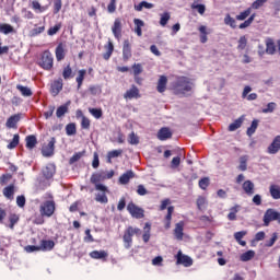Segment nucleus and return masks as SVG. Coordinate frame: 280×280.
I'll list each match as a JSON object with an SVG mask.
<instances>
[{
    "instance_id": "obj_8",
    "label": "nucleus",
    "mask_w": 280,
    "mask_h": 280,
    "mask_svg": "<svg viewBox=\"0 0 280 280\" xmlns=\"http://www.w3.org/2000/svg\"><path fill=\"white\" fill-rule=\"evenodd\" d=\"M177 264H182L186 268H189V266H192L194 260L191 259V257L184 255L183 252L179 250L177 253Z\"/></svg>"
},
{
    "instance_id": "obj_1",
    "label": "nucleus",
    "mask_w": 280,
    "mask_h": 280,
    "mask_svg": "<svg viewBox=\"0 0 280 280\" xmlns=\"http://www.w3.org/2000/svg\"><path fill=\"white\" fill-rule=\"evenodd\" d=\"M175 95H189L194 91V80L189 77H177L171 84Z\"/></svg>"
},
{
    "instance_id": "obj_30",
    "label": "nucleus",
    "mask_w": 280,
    "mask_h": 280,
    "mask_svg": "<svg viewBox=\"0 0 280 280\" xmlns=\"http://www.w3.org/2000/svg\"><path fill=\"white\" fill-rule=\"evenodd\" d=\"M31 5H32L33 10L36 11L37 13H43L47 10V7H43L40 4V2H38L37 0H33L31 2Z\"/></svg>"
},
{
    "instance_id": "obj_53",
    "label": "nucleus",
    "mask_w": 280,
    "mask_h": 280,
    "mask_svg": "<svg viewBox=\"0 0 280 280\" xmlns=\"http://www.w3.org/2000/svg\"><path fill=\"white\" fill-rule=\"evenodd\" d=\"M60 27H62V24H57L48 30V36H55V34H58L60 32Z\"/></svg>"
},
{
    "instance_id": "obj_37",
    "label": "nucleus",
    "mask_w": 280,
    "mask_h": 280,
    "mask_svg": "<svg viewBox=\"0 0 280 280\" xmlns=\"http://www.w3.org/2000/svg\"><path fill=\"white\" fill-rule=\"evenodd\" d=\"M258 126H259V120L254 119L252 121L250 127L247 128V131H246L247 137H250L254 132H256Z\"/></svg>"
},
{
    "instance_id": "obj_48",
    "label": "nucleus",
    "mask_w": 280,
    "mask_h": 280,
    "mask_svg": "<svg viewBox=\"0 0 280 280\" xmlns=\"http://www.w3.org/2000/svg\"><path fill=\"white\" fill-rule=\"evenodd\" d=\"M121 150H113L107 153L108 163H110L112 159H117V156H121Z\"/></svg>"
},
{
    "instance_id": "obj_49",
    "label": "nucleus",
    "mask_w": 280,
    "mask_h": 280,
    "mask_svg": "<svg viewBox=\"0 0 280 280\" xmlns=\"http://www.w3.org/2000/svg\"><path fill=\"white\" fill-rule=\"evenodd\" d=\"M277 109V103L271 102L267 104V107L262 109V113L268 114V113H275Z\"/></svg>"
},
{
    "instance_id": "obj_60",
    "label": "nucleus",
    "mask_w": 280,
    "mask_h": 280,
    "mask_svg": "<svg viewBox=\"0 0 280 280\" xmlns=\"http://www.w3.org/2000/svg\"><path fill=\"white\" fill-rule=\"evenodd\" d=\"M277 240H278L277 233H273L272 237L266 242L265 246H267L268 248L275 246V242H277Z\"/></svg>"
},
{
    "instance_id": "obj_57",
    "label": "nucleus",
    "mask_w": 280,
    "mask_h": 280,
    "mask_svg": "<svg viewBox=\"0 0 280 280\" xmlns=\"http://www.w3.org/2000/svg\"><path fill=\"white\" fill-rule=\"evenodd\" d=\"M81 126L84 130H89V128H91V120L85 116H82Z\"/></svg>"
},
{
    "instance_id": "obj_23",
    "label": "nucleus",
    "mask_w": 280,
    "mask_h": 280,
    "mask_svg": "<svg viewBox=\"0 0 280 280\" xmlns=\"http://www.w3.org/2000/svg\"><path fill=\"white\" fill-rule=\"evenodd\" d=\"M90 257H92V259H106V257H108V252L93 250L92 253H90Z\"/></svg>"
},
{
    "instance_id": "obj_3",
    "label": "nucleus",
    "mask_w": 280,
    "mask_h": 280,
    "mask_svg": "<svg viewBox=\"0 0 280 280\" xmlns=\"http://www.w3.org/2000/svg\"><path fill=\"white\" fill-rule=\"evenodd\" d=\"M262 220L265 226H270V223L275 222V220H277L278 223L280 224V212L272 208H269L266 210Z\"/></svg>"
},
{
    "instance_id": "obj_45",
    "label": "nucleus",
    "mask_w": 280,
    "mask_h": 280,
    "mask_svg": "<svg viewBox=\"0 0 280 280\" xmlns=\"http://www.w3.org/2000/svg\"><path fill=\"white\" fill-rule=\"evenodd\" d=\"M191 10H197V12L202 16L207 11V7L205 4H191Z\"/></svg>"
},
{
    "instance_id": "obj_15",
    "label": "nucleus",
    "mask_w": 280,
    "mask_h": 280,
    "mask_svg": "<svg viewBox=\"0 0 280 280\" xmlns=\"http://www.w3.org/2000/svg\"><path fill=\"white\" fill-rule=\"evenodd\" d=\"M269 194L273 200H280V186L277 184L270 185Z\"/></svg>"
},
{
    "instance_id": "obj_17",
    "label": "nucleus",
    "mask_w": 280,
    "mask_h": 280,
    "mask_svg": "<svg viewBox=\"0 0 280 280\" xmlns=\"http://www.w3.org/2000/svg\"><path fill=\"white\" fill-rule=\"evenodd\" d=\"M242 124H244V116H241L235 121L230 124V126L228 128L229 132H235V130L242 128Z\"/></svg>"
},
{
    "instance_id": "obj_33",
    "label": "nucleus",
    "mask_w": 280,
    "mask_h": 280,
    "mask_svg": "<svg viewBox=\"0 0 280 280\" xmlns=\"http://www.w3.org/2000/svg\"><path fill=\"white\" fill-rule=\"evenodd\" d=\"M18 91L23 95V97H32V89L23 85H16Z\"/></svg>"
},
{
    "instance_id": "obj_51",
    "label": "nucleus",
    "mask_w": 280,
    "mask_h": 280,
    "mask_svg": "<svg viewBox=\"0 0 280 280\" xmlns=\"http://www.w3.org/2000/svg\"><path fill=\"white\" fill-rule=\"evenodd\" d=\"M133 23H135L133 31L136 32V34H137L138 36H141V20L135 19V20H133Z\"/></svg>"
},
{
    "instance_id": "obj_54",
    "label": "nucleus",
    "mask_w": 280,
    "mask_h": 280,
    "mask_svg": "<svg viewBox=\"0 0 280 280\" xmlns=\"http://www.w3.org/2000/svg\"><path fill=\"white\" fill-rule=\"evenodd\" d=\"M128 141L131 145H138L139 143V137H137V135H135V132H131L129 135Z\"/></svg>"
},
{
    "instance_id": "obj_41",
    "label": "nucleus",
    "mask_w": 280,
    "mask_h": 280,
    "mask_svg": "<svg viewBox=\"0 0 280 280\" xmlns=\"http://www.w3.org/2000/svg\"><path fill=\"white\" fill-rule=\"evenodd\" d=\"M19 141H20V136H19V133H15L13 136L12 141L7 145L8 150H14V148H16V145H19Z\"/></svg>"
},
{
    "instance_id": "obj_26",
    "label": "nucleus",
    "mask_w": 280,
    "mask_h": 280,
    "mask_svg": "<svg viewBox=\"0 0 280 280\" xmlns=\"http://www.w3.org/2000/svg\"><path fill=\"white\" fill-rule=\"evenodd\" d=\"M106 52L103 54L104 60H110V56H113V51L115 49V46H113L112 42H108V45L105 46Z\"/></svg>"
},
{
    "instance_id": "obj_25",
    "label": "nucleus",
    "mask_w": 280,
    "mask_h": 280,
    "mask_svg": "<svg viewBox=\"0 0 280 280\" xmlns=\"http://www.w3.org/2000/svg\"><path fill=\"white\" fill-rule=\"evenodd\" d=\"M150 231H152V224L145 223L143 228V235H142V240L143 242H145V244L150 242Z\"/></svg>"
},
{
    "instance_id": "obj_29",
    "label": "nucleus",
    "mask_w": 280,
    "mask_h": 280,
    "mask_svg": "<svg viewBox=\"0 0 280 280\" xmlns=\"http://www.w3.org/2000/svg\"><path fill=\"white\" fill-rule=\"evenodd\" d=\"M224 24L229 25V27H231L232 30H235L237 27V22L229 13L224 18Z\"/></svg>"
},
{
    "instance_id": "obj_38",
    "label": "nucleus",
    "mask_w": 280,
    "mask_h": 280,
    "mask_svg": "<svg viewBox=\"0 0 280 280\" xmlns=\"http://www.w3.org/2000/svg\"><path fill=\"white\" fill-rule=\"evenodd\" d=\"M56 246L54 241H42L40 248L42 250H51Z\"/></svg>"
},
{
    "instance_id": "obj_52",
    "label": "nucleus",
    "mask_w": 280,
    "mask_h": 280,
    "mask_svg": "<svg viewBox=\"0 0 280 280\" xmlns=\"http://www.w3.org/2000/svg\"><path fill=\"white\" fill-rule=\"evenodd\" d=\"M248 161V159H246V156H242L240 159V165H238V170H241V172H246L247 170V164L246 162Z\"/></svg>"
},
{
    "instance_id": "obj_24",
    "label": "nucleus",
    "mask_w": 280,
    "mask_h": 280,
    "mask_svg": "<svg viewBox=\"0 0 280 280\" xmlns=\"http://www.w3.org/2000/svg\"><path fill=\"white\" fill-rule=\"evenodd\" d=\"M21 120V115H13L7 120V128H16V124Z\"/></svg>"
},
{
    "instance_id": "obj_44",
    "label": "nucleus",
    "mask_w": 280,
    "mask_h": 280,
    "mask_svg": "<svg viewBox=\"0 0 280 280\" xmlns=\"http://www.w3.org/2000/svg\"><path fill=\"white\" fill-rule=\"evenodd\" d=\"M95 200L96 202L106 205V202H108V197H106V191H102L101 194H97L95 197Z\"/></svg>"
},
{
    "instance_id": "obj_7",
    "label": "nucleus",
    "mask_w": 280,
    "mask_h": 280,
    "mask_svg": "<svg viewBox=\"0 0 280 280\" xmlns=\"http://www.w3.org/2000/svg\"><path fill=\"white\" fill-rule=\"evenodd\" d=\"M56 145V138H51L48 144L42 148L43 156H54V147Z\"/></svg>"
},
{
    "instance_id": "obj_46",
    "label": "nucleus",
    "mask_w": 280,
    "mask_h": 280,
    "mask_svg": "<svg viewBox=\"0 0 280 280\" xmlns=\"http://www.w3.org/2000/svg\"><path fill=\"white\" fill-rule=\"evenodd\" d=\"M197 207H198L199 211H202V209H207V198L198 197Z\"/></svg>"
},
{
    "instance_id": "obj_43",
    "label": "nucleus",
    "mask_w": 280,
    "mask_h": 280,
    "mask_svg": "<svg viewBox=\"0 0 280 280\" xmlns=\"http://www.w3.org/2000/svg\"><path fill=\"white\" fill-rule=\"evenodd\" d=\"M85 75H86V70H79L78 77H77L78 89L82 86V82H84Z\"/></svg>"
},
{
    "instance_id": "obj_50",
    "label": "nucleus",
    "mask_w": 280,
    "mask_h": 280,
    "mask_svg": "<svg viewBox=\"0 0 280 280\" xmlns=\"http://www.w3.org/2000/svg\"><path fill=\"white\" fill-rule=\"evenodd\" d=\"M66 132L68 135V137H72V135H75L77 130H75V124H69L66 126Z\"/></svg>"
},
{
    "instance_id": "obj_47",
    "label": "nucleus",
    "mask_w": 280,
    "mask_h": 280,
    "mask_svg": "<svg viewBox=\"0 0 280 280\" xmlns=\"http://www.w3.org/2000/svg\"><path fill=\"white\" fill-rule=\"evenodd\" d=\"M171 15L168 12L162 13L161 14V19H160V25L162 27H165V25H167V22L170 21Z\"/></svg>"
},
{
    "instance_id": "obj_35",
    "label": "nucleus",
    "mask_w": 280,
    "mask_h": 280,
    "mask_svg": "<svg viewBox=\"0 0 280 280\" xmlns=\"http://www.w3.org/2000/svg\"><path fill=\"white\" fill-rule=\"evenodd\" d=\"M56 59L58 61L65 59V47L62 46V44H59L56 48Z\"/></svg>"
},
{
    "instance_id": "obj_58",
    "label": "nucleus",
    "mask_w": 280,
    "mask_h": 280,
    "mask_svg": "<svg viewBox=\"0 0 280 280\" xmlns=\"http://www.w3.org/2000/svg\"><path fill=\"white\" fill-rule=\"evenodd\" d=\"M89 110H90L91 115L93 117H95V119H100L102 117V109L90 108Z\"/></svg>"
},
{
    "instance_id": "obj_6",
    "label": "nucleus",
    "mask_w": 280,
    "mask_h": 280,
    "mask_svg": "<svg viewBox=\"0 0 280 280\" xmlns=\"http://www.w3.org/2000/svg\"><path fill=\"white\" fill-rule=\"evenodd\" d=\"M139 229L138 228H128L127 231L125 232L124 235V242H125V246L126 248H130V244L132 243V236L133 235H139Z\"/></svg>"
},
{
    "instance_id": "obj_20",
    "label": "nucleus",
    "mask_w": 280,
    "mask_h": 280,
    "mask_svg": "<svg viewBox=\"0 0 280 280\" xmlns=\"http://www.w3.org/2000/svg\"><path fill=\"white\" fill-rule=\"evenodd\" d=\"M124 97L125 100H135V97H139V90L133 85L125 93Z\"/></svg>"
},
{
    "instance_id": "obj_12",
    "label": "nucleus",
    "mask_w": 280,
    "mask_h": 280,
    "mask_svg": "<svg viewBox=\"0 0 280 280\" xmlns=\"http://www.w3.org/2000/svg\"><path fill=\"white\" fill-rule=\"evenodd\" d=\"M158 139H160V141L172 139V131L170 130V128L167 127L161 128L158 132Z\"/></svg>"
},
{
    "instance_id": "obj_2",
    "label": "nucleus",
    "mask_w": 280,
    "mask_h": 280,
    "mask_svg": "<svg viewBox=\"0 0 280 280\" xmlns=\"http://www.w3.org/2000/svg\"><path fill=\"white\" fill-rule=\"evenodd\" d=\"M115 176V171H98L96 173H93L90 180L93 185H95L96 191H108V188L100 184L102 180H108Z\"/></svg>"
},
{
    "instance_id": "obj_59",
    "label": "nucleus",
    "mask_w": 280,
    "mask_h": 280,
    "mask_svg": "<svg viewBox=\"0 0 280 280\" xmlns=\"http://www.w3.org/2000/svg\"><path fill=\"white\" fill-rule=\"evenodd\" d=\"M200 189H207L209 187V177H203L199 180Z\"/></svg>"
},
{
    "instance_id": "obj_19",
    "label": "nucleus",
    "mask_w": 280,
    "mask_h": 280,
    "mask_svg": "<svg viewBox=\"0 0 280 280\" xmlns=\"http://www.w3.org/2000/svg\"><path fill=\"white\" fill-rule=\"evenodd\" d=\"M25 142L27 150H34L38 143V140L36 139V136L31 135L25 138Z\"/></svg>"
},
{
    "instance_id": "obj_27",
    "label": "nucleus",
    "mask_w": 280,
    "mask_h": 280,
    "mask_svg": "<svg viewBox=\"0 0 280 280\" xmlns=\"http://www.w3.org/2000/svg\"><path fill=\"white\" fill-rule=\"evenodd\" d=\"M131 73H132V75H135V80L139 84V82H140L139 75H141V65L140 63H135L132 66Z\"/></svg>"
},
{
    "instance_id": "obj_40",
    "label": "nucleus",
    "mask_w": 280,
    "mask_h": 280,
    "mask_svg": "<svg viewBox=\"0 0 280 280\" xmlns=\"http://www.w3.org/2000/svg\"><path fill=\"white\" fill-rule=\"evenodd\" d=\"M246 45H248V39L246 38V36H241L238 39L237 49L240 51H244V49H246Z\"/></svg>"
},
{
    "instance_id": "obj_4",
    "label": "nucleus",
    "mask_w": 280,
    "mask_h": 280,
    "mask_svg": "<svg viewBox=\"0 0 280 280\" xmlns=\"http://www.w3.org/2000/svg\"><path fill=\"white\" fill-rule=\"evenodd\" d=\"M39 211L42 215L51 218V215H54V211H56V203H54V201H46L40 206Z\"/></svg>"
},
{
    "instance_id": "obj_18",
    "label": "nucleus",
    "mask_w": 280,
    "mask_h": 280,
    "mask_svg": "<svg viewBox=\"0 0 280 280\" xmlns=\"http://www.w3.org/2000/svg\"><path fill=\"white\" fill-rule=\"evenodd\" d=\"M135 177V173H132V171H128L127 173H124L119 179L118 183L119 185H128V183H130V178Z\"/></svg>"
},
{
    "instance_id": "obj_16",
    "label": "nucleus",
    "mask_w": 280,
    "mask_h": 280,
    "mask_svg": "<svg viewBox=\"0 0 280 280\" xmlns=\"http://www.w3.org/2000/svg\"><path fill=\"white\" fill-rule=\"evenodd\" d=\"M243 190L247 196H253L255 194V184L252 180H245L243 183Z\"/></svg>"
},
{
    "instance_id": "obj_55",
    "label": "nucleus",
    "mask_w": 280,
    "mask_h": 280,
    "mask_svg": "<svg viewBox=\"0 0 280 280\" xmlns=\"http://www.w3.org/2000/svg\"><path fill=\"white\" fill-rule=\"evenodd\" d=\"M62 10V0H55L54 1V14H58Z\"/></svg>"
},
{
    "instance_id": "obj_39",
    "label": "nucleus",
    "mask_w": 280,
    "mask_h": 280,
    "mask_svg": "<svg viewBox=\"0 0 280 280\" xmlns=\"http://www.w3.org/2000/svg\"><path fill=\"white\" fill-rule=\"evenodd\" d=\"M255 257V250H247L241 255V261H250Z\"/></svg>"
},
{
    "instance_id": "obj_10",
    "label": "nucleus",
    "mask_w": 280,
    "mask_h": 280,
    "mask_svg": "<svg viewBox=\"0 0 280 280\" xmlns=\"http://www.w3.org/2000/svg\"><path fill=\"white\" fill-rule=\"evenodd\" d=\"M130 58H132V50L130 48V42L126 39L122 45V60H125V62H128Z\"/></svg>"
},
{
    "instance_id": "obj_11",
    "label": "nucleus",
    "mask_w": 280,
    "mask_h": 280,
    "mask_svg": "<svg viewBox=\"0 0 280 280\" xmlns=\"http://www.w3.org/2000/svg\"><path fill=\"white\" fill-rule=\"evenodd\" d=\"M280 150V136H277L270 145L267 148L268 154H277Z\"/></svg>"
},
{
    "instance_id": "obj_31",
    "label": "nucleus",
    "mask_w": 280,
    "mask_h": 280,
    "mask_svg": "<svg viewBox=\"0 0 280 280\" xmlns=\"http://www.w3.org/2000/svg\"><path fill=\"white\" fill-rule=\"evenodd\" d=\"M3 196H4V198H8L9 200H12V198L14 196V185L7 186L3 189Z\"/></svg>"
},
{
    "instance_id": "obj_34",
    "label": "nucleus",
    "mask_w": 280,
    "mask_h": 280,
    "mask_svg": "<svg viewBox=\"0 0 280 280\" xmlns=\"http://www.w3.org/2000/svg\"><path fill=\"white\" fill-rule=\"evenodd\" d=\"M69 104H71V102H68L66 105H61L57 108L56 115L58 118L63 117L65 114L69 110Z\"/></svg>"
},
{
    "instance_id": "obj_42",
    "label": "nucleus",
    "mask_w": 280,
    "mask_h": 280,
    "mask_svg": "<svg viewBox=\"0 0 280 280\" xmlns=\"http://www.w3.org/2000/svg\"><path fill=\"white\" fill-rule=\"evenodd\" d=\"M238 209H240V206H235L230 209V213L228 214L229 220L231 221L237 220L236 213L240 211Z\"/></svg>"
},
{
    "instance_id": "obj_32",
    "label": "nucleus",
    "mask_w": 280,
    "mask_h": 280,
    "mask_svg": "<svg viewBox=\"0 0 280 280\" xmlns=\"http://www.w3.org/2000/svg\"><path fill=\"white\" fill-rule=\"evenodd\" d=\"M43 174L46 178H51V176L56 174V168L54 167V165L49 164L44 168Z\"/></svg>"
},
{
    "instance_id": "obj_22",
    "label": "nucleus",
    "mask_w": 280,
    "mask_h": 280,
    "mask_svg": "<svg viewBox=\"0 0 280 280\" xmlns=\"http://www.w3.org/2000/svg\"><path fill=\"white\" fill-rule=\"evenodd\" d=\"M184 226H185V223H183V222L176 223V225H175L174 235H175L176 240H178V241L183 240V235H184L183 229H184Z\"/></svg>"
},
{
    "instance_id": "obj_64",
    "label": "nucleus",
    "mask_w": 280,
    "mask_h": 280,
    "mask_svg": "<svg viewBox=\"0 0 280 280\" xmlns=\"http://www.w3.org/2000/svg\"><path fill=\"white\" fill-rule=\"evenodd\" d=\"M276 50L277 49L275 47V43L268 42L267 43V48H266L267 54H275Z\"/></svg>"
},
{
    "instance_id": "obj_62",
    "label": "nucleus",
    "mask_w": 280,
    "mask_h": 280,
    "mask_svg": "<svg viewBox=\"0 0 280 280\" xmlns=\"http://www.w3.org/2000/svg\"><path fill=\"white\" fill-rule=\"evenodd\" d=\"M71 73H73V71L71 70V67L70 66L66 67L62 73L65 80H69V78L71 77Z\"/></svg>"
},
{
    "instance_id": "obj_61",
    "label": "nucleus",
    "mask_w": 280,
    "mask_h": 280,
    "mask_svg": "<svg viewBox=\"0 0 280 280\" xmlns=\"http://www.w3.org/2000/svg\"><path fill=\"white\" fill-rule=\"evenodd\" d=\"M43 32H45V26L33 28L31 31V36H38V34H43Z\"/></svg>"
},
{
    "instance_id": "obj_9",
    "label": "nucleus",
    "mask_w": 280,
    "mask_h": 280,
    "mask_svg": "<svg viewBox=\"0 0 280 280\" xmlns=\"http://www.w3.org/2000/svg\"><path fill=\"white\" fill-rule=\"evenodd\" d=\"M127 211L130 213L132 218L139 220L141 218V208H139L135 202H129L127 206Z\"/></svg>"
},
{
    "instance_id": "obj_13",
    "label": "nucleus",
    "mask_w": 280,
    "mask_h": 280,
    "mask_svg": "<svg viewBox=\"0 0 280 280\" xmlns=\"http://www.w3.org/2000/svg\"><path fill=\"white\" fill-rule=\"evenodd\" d=\"M112 32L115 36V38H121V20L116 19L114 22V26L112 27Z\"/></svg>"
},
{
    "instance_id": "obj_56",
    "label": "nucleus",
    "mask_w": 280,
    "mask_h": 280,
    "mask_svg": "<svg viewBox=\"0 0 280 280\" xmlns=\"http://www.w3.org/2000/svg\"><path fill=\"white\" fill-rule=\"evenodd\" d=\"M266 1L268 0H256L252 3V10H259V8H261L264 5V3H266Z\"/></svg>"
},
{
    "instance_id": "obj_14",
    "label": "nucleus",
    "mask_w": 280,
    "mask_h": 280,
    "mask_svg": "<svg viewBox=\"0 0 280 280\" xmlns=\"http://www.w3.org/2000/svg\"><path fill=\"white\" fill-rule=\"evenodd\" d=\"M166 89H167V77L161 75L156 86L158 93H165Z\"/></svg>"
},
{
    "instance_id": "obj_5",
    "label": "nucleus",
    "mask_w": 280,
    "mask_h": 280,
    "mask_svg": "<svg viewBox=\"0 0 280 280\" xmlns=\"http://www.w3.org/2000/svg\"><path fill=\"white\" fill-rule=\"evenodd\" d=\"M40 67L49 71L54 67V57H51V52L44 51L42 56Z\"/></svg>"
},
{
    "instance_id": "obj_36",
    "label": "nucleus",
    "mask_w": 280,
    "mask_h": 280,
    "mask_svg": "<svg viewBox=\"0 0 280 280\" xmlns=\"http://www.w3.org/2000/svg\"><path fill=\"white\" fill-rule=\"evenodd\" d=\"M252 8H247L245 11H242L238 15H236V21H246L247 16H250Z\"/></svg>"
},
{
    "instance_id": "obj_63",
    "label": "nucleus",
    "mask_w": 280,
    "mask_h": 280,
    "mask_svg": "<svg viewBox=\"0 0 280 280\" xmlns=\"http://www.w3.org/2000/svg\"><path fill=\"white\" fill-rule=\"evenodd\" d=\"M178 165H180V156L173 158V160L171 162V167L173 170H176V167H178Z\"/></svg>"
},
{
    "instance_id": "obj_21",
    "label": "nucleus",
    "mask_w": 280,
    "mask_h": 280,
    "mask_svg": "<svg viewBox=\"0 0 280 280\" xmlns=\"http://www.w3.org/2000/svg\"><path fill=\"white\" fill-rule=\"evenodd\" d=\"M62 91V79H58L57 81H54L51 84V94L54 96L58 95Z\"/></svg>"
},
{
    "instance_id": "obj_28",
    "label": "nucleus",
    "mask_w": 280,
    "mask_h": 280,
    "mask_svg": "<svg viewBox=\"0 0 280 280\" xmlns=\"http://www.w3.org/2000/svg\"><path fill=\"white\" fill-rule=\"evenodd\" d=\"M0 32L1 34H14V27L10 24L2 23L0 24Z\"/></svg>"
}]
</instances>
